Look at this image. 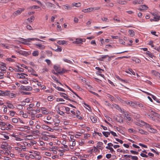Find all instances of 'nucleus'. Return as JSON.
Here are the masks:
<instances>
[{"mask_svg": "<svg viewBox=\"0 0 160 160\" xmlns=\"http://www.w3.org/2000/svg\"><path fill=\"white\" fill-rule=\"evenodd\" d=\"M25 76H28V75L24 73H18L16 74V77L17 78L22 79V80L20 81L21 83L26 84L28 83V79L26 78Z\"/></svg>", "mask_w": 160, "mask_h": 160, "instance_id": "f257e3e1", "label": "nucleus"}, {"mask_svg": "<svg viewBox=\"0 0 160 160\" xmlns=\"http://www.w3.org/2000/svg\"><path fill=\"white\" fill-rule=\"evenodd\" d=\"M21 40L22 41L21 43L22 44L25 45H28L29 44L28 42H31V41H33L35 40L37 41L43 42V41L39 39L38 38H30L27 39H24L23 38H21Z\"/></svg>", "mask_w": 160, "mask_h": 160, "instance_id": "f03ea898", "label": "nucleus"}, {"mask_svg": "<svg viewBox=\"0 0 160 160\" xmlns=\"http://www.w3.org/2000/svg\"><path fill=\"white\" fill-rule=\"evenodd\" d=\"M16 52L18 53L19 54L24 56H27L31 54V52L29 51H25L20 49L16 50Z\"/></svg>", "mask_w": 160, "mask_h": 160, "instance_id": "7ed1b4c3", "label": "nucleus"}, {"mask_svg": "<svg viewBox=\"0 0 160 160\" xmlns=\"http://www.w3.org/2000/svg\"><path fill=\"white\" fill-rule=\"evenodd\" d=\"M86 41V39L85 38H78L76 39V40L74 41L72 43L74 44H81L83 42Z\"/></svg>", "mask_w": 160, "mask_h": 160, "instance_id": "20e7f679", "label": "nucleus"}, {"mask_svg": "<svg viewBox=\"0 0 160 160\" xmlns=\"http://www.w3.org/2000/svg\"><path fill=\"white\" fill-rule=\"evenodd\" d=\"M8 96L11 98H12L15 97L16 95L15 94L11 92L10 91H5L4 96Z\"/></svg>", "mask_w": 160, "mask_h": 160, "instance_id": "39448f33", "label": "nucleus"}, {"mask_svg": "<svg viewBox=\"0 0 160 160\" xmlns=\"http://www.w3.org/2000/svg\"><path fill=\"white\" fill-rule=\"evenodd\" d=\"M24 10V8H19L17 10L15 11L13 14V15L16 16L20 15L22 12Z\"/></svg>", "mask_w": 160, "mask_h": 160, "instance_id": "423d86ee", "label": "nucleus"}, {"mask_svg": "<svg viewBox=\"0 0 160 160\" xmlns=\"http://www.w3.org/2000/svg\"><path fill=\"white\" fill-rule=\"evenodd\" d=\"M140 125L141 126H145L147 128V129L148 130L149 128H151V127L148 124L142 121H139Z\"/></svg>", "mask_w": 160, "mask_h": 160, "instance_id": "0eeeda50", "label": "nucleus"}, {"mask_svg": "<svg viewBox=\"0 0 160 160\" xmlns=\"http://www.w3.org/2000/svg\"><path fill=\"white\" fill-rule=\"evenodd\" d=\"M41 128L44 129L48 131H50L51 132H52L53 131V129L49 127L48 126L46 125H42L41 126Z\"/></svg>", "mask_w": 160, "mask_h": 160, "instance_id": "6e6552de", "label": "nucleus"}, {"mask_svg": "<svg viewBox=\"0 0 160 160\" xmlns=\"http://www.w3.org/2000/svg\"><path fill=\"white\" fill-rule=\"evenodd\" d=\"M34 45L37 48L41 50L44 49L45 48V46L40 43L35 44Z\"/></svg>", "mask_w": 160, "mask_h": 160, "instance_id": "1a4fd4ad", "label": "nucleus"}, {"mask_svg": "<svg viewBox=\"0 0 160 160\" xmlns=\"http://www.w3.org/2000/svg\"><path fill=\"white\" fill-rule=\"evenodd\" d=\"M0 69L2 71L5 72L6 70L7 69L6 64L2 62H0Z\"/></svg>", "mask_w": 160, "mask_h": 160, "instance_id": "9d476101", "label": "nucleus"}, {"mask_svg": "<svg viewBox=\"0 0 160 160\" xmlns=\"http://www.w3.org/2000/svg\"><path fill=\"white\" fill-rule=\"evenodd\" d=\"M20 88L21 89L26 91H30L32 89V88L30 86H20Z\"/></svg>", "mask_w": 160, "mask_h": 160, "instance_id": "9b49d317", "label": "nucleus"}, {"mask_svg": "<svg viewBox=\"0 0 160 160\" xmlns=\"http://www.w3.org/2000/svg\"><path fill=\"white\" fill-rule=\"evenodd\" d=\"M82 11L84 13L90 12L93 11V7H90L87 9H82Z\"/></svg>", "mask_w": 160, "mask_h": 160, "instance_id": "f8f14e48", "label": "nucleus"}, {"mask_svg": "<svg viewBox=\"0 0 160 160\" xmlns=\"http://www.w3.org/2000/svg\"><path fill=\"white\" fill-rule=\"evenodd\" d=\"M46 4L47 7L49 8H55V5L52 3L51 2H47L46 3Z\"/></svg>", "mask_w": 160, "mask_h": 160, "instance_id": "ddd939ff", "label": "nucleus"}, {"mask_svg": "<svg viewBox=\"0 0 160 160\" xmlns=\"http://www.w3.org/2000/svg\"><path fill=\"white\" fill-rule=\"evenodd\" d=\"M60 95L61 96L63 97L65 99L68 100H70V99L68 98V96L66 93L60 92Z\"/></svg>", "mask_w": 160, "mask_h": 160, "instance_id": "4468645a", "label": "nucleus"}, {"mask_svg": "<svg viewBox=\"0 0 160 160\" xmlns=\"http://www.w3.org/2000/svg\"><path fill=\"white\" fill-rule=\"evenodd\" d=\"M58 149V147L56 146H53L50 148V150L52 151L54 154H56L57 153V151L56 150Z\"/></svg>", "mask_w": 160, "mask_h": 160, "instance_id": "2eb2a0df", "label": "nucleus"}, {"mask_svg": "<svg viewBox=\"0 0 160 160\" xmlns=\"http://www.w3.org/2000/svg\"><path fill=\"white\" fill-rule=\"evenodd\" d=\"M148 8V7L147 5H143L140 6L138 9L140 10H147Z\"/></svg>", "mask_w": 160, "mask_h": 160, "instance_id": "dca6fc26", "label": "nucleus"}, {"mask_svg": "<svg viewBox=\"0 0 160 160\" xmlns=\"http://www.w3.org/2000/svg\"><path fill=\"white\" fill-rule=\"evenodd\" d=\"M8 146V144L6 142H3L1 146V148L3 150L7 149V146Z\"/></svg>", "mask_w": 160, "mask_h": 160, "instance_id": "f3484780", "label": "nucleus"}, {"mask_svg": "<svg viewBox=\"0 0 160 160\" xmlns=\"http://www.w3.org/2000/svg\"><path fill=\"white\" fill-rule=\"evenodd\" d=\"M143 0H133L132 3L134 4H140L142 3Z\"/></svg>", "mask_w": 160, "mask_h": 160, "instance_id": "a211bd4d", "label": "nucleus"}, {"mask_svg": "<svg viewBox=\"0 0 160 160\" xmlns=\"http://www.w3.org/2000/svg\"><path fill=\"white\" fill-rule=\"evenodd\" d=\"M124 116L125 119L128 121H131V118L129 117L128 114L127 113V112H124Z\"/></svg>", "mask_w": 160, "mask_h": 160, "instance_id": "6ab92c4d", "label": "nucleus"}, {"mask_svg": "<svg viewBox=\"0 0 160 160\" xmlns=\"http://www.w3.org/2000/svg\"><path fill=\"white\" fill-rule=\"evenodd\" d=\"M40 8V7L36 5H33V6H31L30 7L28 8H27V10H32L33 9H38Z\"/></svg>", "mask_w": 160, "mask_h": 160, "instance_id": "aec40b11", "label": "nucleus"}, {"mask_svg": "<svg viewBox=\"0 0 160 160\" xmlns=\"http://www.w3.org/2000/svg\"><path fill=\"white\" fill-rule=\"evenodd\" d=\"M89 117L92 122L96 123L97 122V119L96 116H90Z\"/></svg>", "mask_w": 160, "mask_h": 160, "instance_id": "412c9836", "label": "nucleus"}, {"mask_svg": "<svg viewBox=\"0 0 160 160\" xmlns=\"http://www.w3.org/2000/svg\"><path fill=\"white\" fill-rule=\"evenodd\" d=\"M0 45L3 48H5L6 49H9L10 47V45H9L7 44L4 43H1Z\"/></svg>", "mask_w": 160, "mask_h": 160, "instance_id": "4be33fe9", "label": "nucleus"}, {"mask_svg": "<svg viewBox=\"0 0 160 160\" xmlns=\"http://www.w3.org/2000/svg\"><path fill=\"white\" fill-rule=\"evenodd\" d=\"M34 17L33 16H32L30 18H28L27 19V20L29 23H31L34 20Z\"/></svg>", "mask_w": 160, "mask_h": 160, "instance_id": "5701e85b", "label": "nucleus"}, {"mask_svg": "<svg viewBox=\"0 0 160 160\" xmlns=\"http://www.w3.org/2000/svg\"><path fill=\"white\" fill-rule=\"evenodd\" d=\"M19 130L21 131H24L25 129L30 130V128L28 126H24V127L19 128Z\"/></svg>", "mask_w": 160, "mask_h": 160, "instance_id": "b1692460", "label": "nucleus"}, {"mask_svg": "<svg viewBox=\"0 0 160 160\" xmlns=\"http://www.w3.org/2000/svg\"><path fill=\"white\" fill-rule=\"evenodd\" d=\"M41 110L42 111V113L44 114H47L48 113L47 109L44 107H42Z\"/></svg>", "mask_w": 160, "mask_h": 160, "instance_id": "393cba45", "label": "nucleus"}, {"mask_svg": "<svg viewBox=\"0 0 160 160\" xmlns=\"http://www.w3.org/2000/svg\"><path fill=\"white\" fill-rule=\"evenodd\" d=\"M126 103L128 105H129L130 106H133L134 107H135V104L136 102H133L131 101H128V102H126Z\"/></svg>", "mask_w": 160, "mask_h": 160, "instance_id": "a878e982", "label": "nucleus"}, {"mask_svg": "<svg viewBox=\"0 0 160 160\" xmlns=\"http://www.w3.org/2000/svg\"><path fill=\"white\" fill-rule=\"evenodd\" d=\"M54 68L58 72V73L59 74V72H60L61 70L60 68L58 66L54 65Z\"/></svg>", "mask_w": 160, "mask_h": 160, "instance_id": "bb28decb", "label": "nucleus"}, {"mask_svg": "<svg viewBox=\"0 0 160 160\" xmlns=\"http://www.w3.org/2000/svg\"><path fill=\"white\" fill-rule=\"evenodd\" d=\"M148 131L150 132L153 133H156L157 132L156 130L152 128V127L151 128H149Z\"/></svg>", "mask_w": 160, "mask_h": 160, "instance_id": "cd10ccee", "label": "nucleus"}, {"mask_svg": "<svg viewBox=\"0 0 160 160\" xmlns=\"http://www.w3.org/2000/svg\"><path fill=\"white\" fill-rule=\"evenodd\" d=\"M6 125L7 127L6 128V129L7 130L13 128V126L10 124L8 123L7 124H6Z\"/></svg>", "mask_w": 160, "mask_h": 160, "instance_id": "c85d7f7f", "label": "nucleus"}, {"mask_svg": "<svg viewBox=\"0 0 160 160\" xmlns=\"http://www.w3.org/2000/svg\"><path fill=\"white\" fill-rule=\"evenodd\" d=\"M55 98V97H53L52 96H48L47 98V99L50 101H52L53 100H54Z\"/></svg>", "mask_w": 160, "mask_h": 160, "instance_id": "c756f323", "label": "nucleus"}, {"mask_svg": "<svg viewBox=\"0 0 160 160\" xmlns=\"http://www.w3.org/2000/svg\"><path fill=\"white\" fill-rule=\"evenodd\" d=\"M107 96L109 98H110V100L111 101H114L115 100V98L112 96L110 95V94H108L107 95Z\"/></svg>", "mask_w": 160, "mask_h": 160, "instance_id": "7c9ffc66", "label": "nucleus"}, {"mask_svg": "<svg viewBox=\"0 0 160 160\" xmlns=\"http://www.w3.org/2000/svg\"><path fill=\"white\" fill-rule=\"evenodd\" d=\"M72 6L73 7H78L80 6H81V3L80 2H78V3H75L74 2L72 4Z\"/></svg>", "mask_w": 160, "mask_h": 160, "instance_id": "2f4dec72", "label": "nucleus"}, {"mask_svg": "<svg viewBox=\"0 0 160 160\" xmlns=\"http://www.w3.org/2000/svg\"><path fill=\"white\" fill-rule=\"evenodd\" d=\"M11 121L14 123H17L18 122V118H13L11 119Z\"/></svg>", "mask_w": 160, "mask_h": 160, "instance_id": "473e14b6", "label": "nucleus"}, {"mask_svg": "<svg viewBox=\"0 0 160 160\" xmlns=\"http://www.w3.org/2000/svg\"><path fill=\"white\" fill-rule=\"evenodd\" d=\"M102 133L105 137H107L109 135H110V132H103Z\"/></svg>", "mask_w": 160, "mask_h": 160, "instance_id": "72a5a7b5", "label": "nucleus"}, {"mask_svg": "<svg viewBox=\"0 0 160 160\" xmlns=\"http://www.w3.org/2000/svg\"><path fill=\"white\" fill-rule=\"evenodd\" d=\"M39 55V52L37 50L34 51L32 53V55L33 56H37Z\"/></svg>", "mask_w": 160, "mask_h": 160, "instance_id": "f704fd0d", "label": "nucleus"}, {"mask_svg": "<svg viewBox=\"0 0 160 160\" xmlns=\"http://www.w3.org/2000/svg\"><path fill=\"white\" fill-rule=\"evenodd\" d=\"M151 73L152 74L156 76H158V75H159V73L158 72L153 70L151 71Z\"/></svg>", "mask_w": 160, "mask_h": 160, "instance_id": "c9c22d12", "label": "nucleus"}, {"mask_svg": "<svg viewBox=\"0 0 160 160\" xmlns=\"http://www.w3.org/2000/svg\"><path fill=\"white\" fill-rule=\"evenodd\" d=\"M67 41L64 40H60L58 42V43L60 45H63L67 44Z\"/></svg>", "mask_w": 160, "mask_h": 160, "instance_id": "e433bc0d", "label": "nucleus"}, {"mask_svg": "<svg viewBox=\"0 0 160 160\" xmlns=\"http://www.w3.org/2000/svg\"><path fill=\"white\" fill-rule=\"evenodd\" d=\"M72 144H70L69 146V147L71 149L73 148V146H75V145H76L75 140H74L72 141Z\"/></svg>", "mask_w": 160, "mask_h": 160, "instance_id": "4c0bfd02", "label": "nucleus"}, {"mask_svg": "<svg viewBox=\"0 0 160 160\" xmlns=\"http://www.w3.org/2000/svg\"><path fill=\"white\" fill-rule=\"evenodd\" d=\"M138 130L139 133L142 134L147 135V133H148L147 132L144 131V130L142 129H139Z\"/></svg>", "mask_w": 160, "mask_h": 160, "instance_id": "58836bf2", "label": "nucleus"}, {"mask_svg": "<svg viewBox=\"0 0 160 160\" xmlns=\"http://www.w3.org/2000/svg\"><path fill=\"white\" fill-rule=\"evenodd\" d=\"M95 69L98 70V72L99 73H102L104 71L103 69H101L98 67H96Z\"/></svg>", "mask_w": 160, "mask_h": 160, "instance_id": "ea45409f", "label": "nucleus"}, {"mask_svg": "<svg viewBox=\"0 0 160 160\" xmlns=\"http://www.w3.org/2000/svg\"><path fill=\"white\" fill-rule=\"evenodd\" d=\"M150 114L154 118V116L158 117V114L152 111H151Z\"/></svg>", "mask_w": 160, "mask_h": 160, "instance_id": "a19ab883", "label": "nucleus"}, {"mask_svg": "<svg viewBox=\"0 0 160 160\" xmlns=\"http://www.w3.org/2000/svg\"><path fill=\"white\" fill-rule=\"evenodd\" d=\"M55 88L59 91H61L63 92H65V90L64 89L62 88L59 87L54 86Z\"/></svg>", "mask_w": 160, "mask_h": 160, "instance_id": "79ce46f5", "label": "nucleus"}, {"mask_svg": "<svg viewBox=\"0 0 160 160\" xmlns=\"http://www.w3.org/2000/svg\"><path fill=\"white\" fill-rule=\"evenodd\" d=\"M133 60L137 63H139L141 62L140 59L138 58H134Z\"/></svg>", "mask_w": 160, "mask_h": 160, "instance_id": "37998d69", "label": "nucleus"}, {"mask_svg": "<svg viewBox=\"0 0 160 160\" xmlns=\"http://www.w3.org/2000/svg\"><path fill=\"white\" fill-rule=\"evenodd\" d=\"M128 33L132 37L134 35V32L132 30H129Z\"/></svg>", "mask_w": 160, "mask_h": 160, "instance_id": "c03bdc74", "label": "nucleus"}, {"mask_svg": "<svg viewBox=\"0 0 160 160\" xmlns=\"http://www.w3.org/2000/svg\"><path fill=\"white\" fill-rule=\"evenodd\" d=\"M63 60L65 62H67V63H71V64H72L73 63L72 62L69 60H68L67 59H66V58H63Z\"/></svg>", "mask_w": 160, "mask_h": 160, "instance_id": "a18cd8bd", "label": "nucleus"}, {"mask_svg": "<svg viewBox=\"0 0 160 160\" xmlns=\"http://www.w3.org/2000/svg\"><path fill=\"white\" fill-rule=\"evenodd\" d=\"M136 105H138L139 107L142 108H143L144 107L143 104L140 103L136 102L135 106Z\"/></svg>", "mask_w": 160, "mask_h": 160, "instance_id": "49530a36", "label": "nucleus"}, {"mask_svg": "<svg viewBox=\"0 0 160 160\" xmlns=\"http://www.w3.org/2000/svg\"><path fill=\"white\" fill-rule=\"evenodd\" d=\"M34 106L33 104H30L29 105V107L27 108V110H32V107Z\"/></svg>", "mask_w": 160, "mask_h": 160, "instance_id": "de8ad7c7", "label": "nucleus"}, {"mask_svg": "<svg viewBox=\"0 0 160 160\" xmlns=\"http://www.w3.org/2000/svg\"><path fill=\"white\" fill-rule=\"evenodd\" d=\"M153 18L154 19V21L157 22L159 21L160 19V16H156V17H154Z\"/></svg>", "mask_w": 160, "mask_h": 160, "instance_id": "09e8293b", "label": "nucleus"}, {"mask_svg": "<svg viewBox=\"0 0 160 160\" xmlns=\"http://www.w3.org/2000/svg\"><path fill=\"white\" fill-rule=\"evenodd\" d=\"M58 110L57 111V112L58 114L62 116H64V112L63 111H61L59 108H58Z\"/></svg>", "mask_w": 160, "mask_h": 160, "instance_id": "8fccbe9b", "label": "nucleus"}, {"mask_svg": "<svg viewBox=\"0 0 160 160\" xmlns=\"http://www.w3.org/2000/svg\"><path fill=\"white\" fill-rule=\"evenodd\" d=\"M7 107L10 109H13L14 108V106L11 103H9V104L8 105Z\"/></svg>", "mask_w": 160, "mask_h": 160, "instance_id": "3c124183", "label": "nucleus"}, {"mask_svg": "<svg viewBox=\"0 0 160 160\" xmlns=\"http://www.w3.org/2000/svg\"><path fill=\"white\" fill-rule=\"evenodd\" d=\"M118 3L120 4L124 5L126 4L127 2L125 1H119L118 2Z\"/></svg>", "mask_w": 160, "mask_h": 160, "instance_id": "603ef678", "label": "nucleus"}, {"mask_svg": "<svg viewBox=\"0 0 160 160\" xmlns=\"http://www.w3.org/2000/svg\"><path fill=\"white\" fill-rule=\"evenodd\" d=\"M57 29L58 31H60L61 30V27L59 25V23L58 22L57 23Z\"/></svg>", "mask_w": 160, "mask_h": 160, "instance_id": "864d4df0", "label": "nucleus"}, {"mask_svg": "<svg viewBox=\"0 0 160 160\" xmlns=\"http://www.w3.org/2000/svg\"><path fill=\"white\" fill-rule=\"evenodd\" d=\"M113 106L116 108L118 110H121V111L122 110L121 108H120L119 107V106L117 104H115L113 105Z\"/></svg>", "mask_w": 160, "mask_h": 160, "instance_id": "5fc2aeb1", "label": "nucleus"}, {"mask_svg": "<svg viewBox=\"0 0 160 160\" xmlns=\"http://www.w3.org/2000/svg\"><path fill=\"white\" fill-rule=\"evenodd\" d=\"M73 93H74L76 95V96H77L79 98H80L77 94H76L75 92H74L69 87H68L67 85H65Z\"/></svg>", "mask_w": 160, "mask_h": 160, "instance_id": "6e6d98bb", "label": "nucleus"}, {"mask_svg": "<svg viewBox=\"0 0 160 160\" xmlns=\"http://www.w3.org/2000/svg\"><path fill=\"white\" fill-rule=\"evenodd\" d=\"M128 131L129 132L131 133H135V131L132 128H129L128 129Z\"/></svg>", "mask_w": 160, "mask_h": 160, "instance_id": "4d7b16f0", "label": "nucleus"}, {"mask_svg": "<svg viewBox=\"0 0 160 160\" xmlns=\"http://www.w3.org/2000/svg\"><path fill=\"white\" fill-rule=\"evenodd\" d=\"M5 72H0V79H2L3 78L4 73Z\"/></svg>", "mask_w": 160, "mask_h": 160, "instance_id": "13d9d810", "label": "nucleus"}, {"mask_svg": "<svg viewBox=\"0 0 160 160\" xmlns=\"http://www.w3.org/2000/svg\"><path fill=\"white\" fill-rule=\"evenodd\" d=\"M15 112L12 111H10V113L9 115L11 116H13L15 115Z\"/></svg>", "mask_w": 160, "mask_h": 160, "instance_id": "bf43d9fd", "label": "nucleus"}, {"mask_svg": "<svg viewBox=\"0 0 160 160\" xmlns=\"http://www.w3.org/2000/svg\"><path fill=\"white\" fill-rule=\"evenodd\" d=\"M77 134L75 135V137L76 138H78V137L80 136H81L82 134L81 133L78 132H77Z\"/></svg>", "mask_w": 160, "mask_h": 160, "instance_id": "052dcab7", "label": "nucleus"}, {"mask_svg": "<svg viewBox=\"0 0 160 160\" xmlns=\"http://www.w3.org/2000/svg\"><path fill=\"white\" fill-rule=\"evenodd\" d=\"M6 125V123L5 122H2V120H0V126H4Z\"/></svg>", "mask_w": 160, "mask_h": 160, "instance_id": "680f3d73", "label": "nucleus"}, {"mask_svg": "<svg viewBox=\"0 0 160 160\" xmlns=\"http://www.w3.org/2000/svg\"><path fill=\"white\" fill-rule=\"evenodd\" d=\"M108 57H109L108 55H102L101 56V60L102 61L103 59Z\"/></svg>", "mask_w": 160, "mask_h": 160, "instance_id": "e2e57ef3", "label": "nucleus"}, {"mask_svg": "<svg viewBox=\"0 0 160 160\" xmlns=\"http://www.w3.org/2000/svg\"><path fill=\"white\" fill-rule=\"evenodd\" d=\"M146 116H147L148 118H151L152 119H154V118L153 117H152V116L151 115V114H148L147 113L145 114Z\"/></svg>", "mask_w": 160, "mask_h": 160, "instance_id": "0e129e2a", "label": "nucleus"}, {"mask_svg": "<svg viewBox=\"0 0 160 160\" xmlns=\"http://www.w3.org/2000/svg\"><path fill=\"white\" fill-rule=\"evenodd\" d=\"M147 54L151 58H152L153 56L152 55V53H150L149 51H148L147 52Z\"/></svg>", "mask_w": 160, "mask_h": 160, "instance_id": "69168bd1", "label": "nucleus"}, {"mask_svg": "<svg viewBox=\"0 0 160 160\" xmlns=\"http://www.w3.org/2000/svg\"><path fill=\"white\" fill-rule=\"evenodd\" d=\"M46 52L47 54H48V56H52V52L51 51H49V50H47L46 51Z\"/></svg>", "mask_w": 160, "mask_h": 160, "instance_id": "338daca9", "label": "nucleus"}, {"mask_svg": "<svg viewBox=\"0 0 160 160\" xmlns=\"http://www.w3.org/2000/svg\"><path fill=\"white\" fill-rule=\"evenodd\" d=\"M63 7L65 9H71V7H70V6L67 5H63Z\"/></svg>", "mask_w": 160, "mask_h": 160, "instance_id": "774afa93", "label": "nucleus"}]
</instances>
